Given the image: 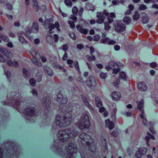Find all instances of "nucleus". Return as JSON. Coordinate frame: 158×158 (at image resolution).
I'll return each instance as SVG.
<instances>
[{"label":"nucleus","instance_id":"0e129e2a","mask_svg":"<svg viewBox=\"0 0 158 158\" xmlns=\"http://www.w3.org/2000/svg\"><path fill=\"white\" fill-rule=\"evenodd\" d=\"M58 36L56 34H55L54 35V37H53V40H54V41L55 43H56L58 41Z\"/></svg>","mask_w":158,"mask_h":158},{"label":"nucleus","instance_id":"4be33fe9","mask_svg":"<svg viewBox=\"0 0 158 158\" xmlns=\"http://www.w3.org/2000/svg\"><path fill=\"white\" fill-rule=\"evenodd\" d=\"M109 66H110L111 67H116L118 66L119 67H121L123 66L122 63L120 62H118L117 63H116L113 61H110L109 62Z\"/></svg>","mask_w":158,"mask_h":158},{"label":"nucleus","instance_id":"c85d7f7f","mask_svg":"<svg viewBox=\"0 0 158 158\" xmlns=\"http://www.w3.org/2000/svg\"><path fill=\"white\" fill-rule=\"evenodd\" d=\"M95 99L96 106L98 107H101L102 106V104L100 98L99 97H96Z\"/></svg>","mask_w":158,"mask_h":158},{"label":"nucleus","instance_id":"a19ab883","mask_svg":"<svg viewBox=\"0 0 158 158\" xmlns=\"http://www.w3.org/2000/svg\"><path fill=\"white\" fill-rule=\"evenodd\" d=\"M120 78H118L117 80L113 82V84L114 86L116 87H118L120 83Z\"/></svg>","mask_w":158,"mask_h":158},{"label":"nucleus","instance_id":"f704fd0d","mask_svg":"<svg viewBox=\"0 0 158 158\" xmlns=\"http://www.w3.org/2000/svg\"><path fill=\"white\" fill-rule=\"evenodd\" d=\"M123 20L124 23L126 24H127L131 22V19L130 17L127 16L124 18Z\"/></svg>","mask_w":158,"mask_h":158},{"label":"nucleus","instance_id":"a878e982","mask_svg":"<svg viewBox=\"0 0 158 158\" xmlns=\"http://www.w3.org/2000/svg\"><path fill=\"white\" fill-rule=\"evenodd\" d=\"M46 40L47 42L49 44H52L54 43L53 37L51 35H46Z\"/></svg>","mask_w":158,"mask_h":158},{"label":"nucleus","instance_id":"bf43d9fd","mask_svg":"<svg viewBox=\"0 0 158 158\" xmlns=\"http://www.w3.org/2000/svg\"><path fill=\"white\" fill-rule=\"evenodd\" d=\"M100 36L98 35H95L94 37V41H98L99 39Z\"/></svg>","mask_w":158,"mask_h":158},{"label":"nucleus","instance_id":"680f3d73","mask_svg":"<svg viewBox=\"0 0 158 158\" xmlns=\"http://www.w3.org/2000/svg\"><path fill=\"white\" fill-rule=\"evenodd\" d=\"M32 94L34 96H37L38 95L37 91L35 89H33L32 90Z\"/></svg>","mask_w":158,"mask_h":158},{"label":"nucleus","instance_id":"6e6552de","mask_svg":"<svg viewBox=\"0 0 158 158\" xmlns=\"http://www.w3.org/2000/svg\"><path fill=\"white\" fill-rule=\"evenodd\" d=\"M86 83L88 87L90 88L95 87L97 85L95 78L93 76H90L88 78Z\"/></svg>","mask_w":158,"mask_h":158},{"label":"nucleus","instance_id":"f257e3e1","mask_svg":"<svg viewBox=\"0 0 158 158\" xmlns=\"http://www.w3.org/2000/svg\"><path fill=\"white\" fill-rule=\"evenodd\" d=\"M78 134V132L76 130H72L70 128L64 130H60L57 134V139H54V148L57 149V153L63 156L64 152H66V155L69 158H73L74 155L77 153V149L76 145L71 143L69 144L68 148H66L63 144L59 143H64L68 140L70 137H74Z\"/></svg>","mask_w":158,"mask_h":158},{"label":"nucleus","instance_id":"09e8293b","mask_svg":"<svg viewBox=\"0 0 158 158\" xmlns=\"http://www.w3.org/2000/svg\"><path fill=\"white\" fill-rule=\"evenodd\" d=\"M78 10V8L76 7L75 6L73 7L72 9L73 14L74 15H76L77 13Z\"/></svg>","mask_w":158,"mask_h":158},{"label":"nucleus","instance_id":"ddd939ff","mask_svg":"<svg viewBox=\"0 0 158 158\" xmlns=\"http://www.w3.org/2000/svg\"><path fill=\"white\" fill-rule=\"evenodd\" d=\"M48 27L49 29V33H51L52 32V31L54 28L55 27L57 28L58 31H60L59 24V23L57 22H56L55 23V24H49V23H48Z\"/></svg>","mask_w":158,"mask_h":158},{"label":"nucleus","instance_id":"49530a36","mask_svg":"<svg viewBox=\"0 0 158 158\" xmlns=\"http://www.w3.org/2000/svg\"><path fill=\"white\" fill-rule=\"evenodd\" d=\"M68 23L70 25V27L73 29L75 27V24L74 22L71 21H69Z\"/></svg>","mask_w":158,"mask_h":158},{"label":"nucleus","instance_id":"f03ea898","mask_svg":"<svg viewBox=\"0 0 158 158\" xmlns=\"http://www.w3.org/2000/svg\"><path fill=\"white\" fill-rule=\"evenodd\" d=\"M57 102L60 104L59 110L61 113H63L65 116H62L60 114H57L55 120L56 125L59 127H64L69 125L72 121V116L69 112L72 111L73 108V104L65 105L67 99L60 93L57 95Z\"/></svg>","mask_w":158,"mask_h":158},{"label":"nucleus","instance_id":"5fc2aeb1","mask_svg":"<svg viewBox=\"0 0 158 158\" xmlns=\"http://www.w3.org/2000/svg\"><path fill=\"white\" fill-rule=\"evenodd\" d=\"M120 69L119 68L114 69L113 70V74H117L120 71Z\"/></svg>","mask_w":158,"mask_h":158},{"label":"nucleus","instance_id":"c03bdc74","mask_svg":"<svg viewBox=\"0 0 158 158\" xmlns=\"http://www.w3.org/2000/svg\"><path fill=\"white\" fill-rule=\"evenodd\" d=\"M79 23L83 26L87 25V23L85 20L82 19H80L79 20Z\"/></svg>","mask_w":158,"mask_h":158},{"label":"nucleus","instance_id":"412c9836","mask_svg":"<svg viewBox=\"0 0 158 158\" xmlns=\"http://www.w3.org/2000/svg\"><path fill=\"white\" fill-rule=\"evenodd\" d=\"M39 30V27L37 22H34L33 24L31 31L35 33H37Z\"/></svg>","mask_w":158,"mask_h":158},{"label":"nucleus","instance_id":"9d476101","mask_svg":"<svg viewBox=\"0 0 158 158\" xmlns=\"http://www.w3.org/2000/svg\"><path fill=\"white\" fill-rule=\"evenodd\" d=\"M125 29L126 26L123 23H118L115 25V29L117 32H120L123 31Z\"/></svg>","mask_w":158,"mask_h":158},{"label":"nucleus","instance_id":"774afa93","mask_svg":"<svg viewBox=\"0 0 158 158\" xmlns=\"http://www.w3.org/2000/svg\"><path fill=\"white\" fill-rule=\"evenodd\" d=\"M114 49L116 51H118L120 49V47L118 45H115L114 47Z\"/></svg>","mask_w":158,"mask_h":158},{"label":"nucleus","instance_id":"338daca9","mask_svg":"<svg viewBox=\"0 0 158 158\" xmlns=\"http://www.w3.org/2000/svg\"><path fill=\"white\" fill-rule=\"evenodd\" d=\"M0 61L2 63H5V60L3 58L2 56L0 54Z\"/></svg>","mask_w":158,"mask_h":158},{"label":"nucleus","instance_id":"7ed1b4c3","mask_svg":"<svg viewBox=\"0 0 158 158\" xmlns=\"http://www.w3.org/2000/svg\"><path fill=\"white\" fill-rule=\"evenodd\" d=\"M20 94L18 93L12 92L10 94L7 95V102H5L4 105H10L12 106L15 108L17 109L20 113H23L26 115L25 118L30 122H33L31 121V118L34 117L35 116V113L34 109L32 107L30 108H26L23 111L21 110V107L23 105L24 103L21 101L23 98L19 97Z\"/></svg>","mask_w":158,"mask_h":158},{"label":"nucleus","instance_id":"9b49d317","mask_svg":"<svg viewBox=\"0 0 158 158\" xmlns=\"http://www.w3.org/2000/svg\"><path fill=\"white\" fill-rule=\"evenodd\" d=\"M111 96L113 100L114 101H117L121 98V95L119 92L114 91L112 93Z\"/></svg>","mask_w":158,"mask_h":158},{"label":"nucleus","instance_id":"473e14b6","mask_svg":"<svg viewBox=\"0 0 158 158\" xmlns=\"http://www.w3.org/2000/svg\"><path fill=\"white\" fill-rule=\"evenodd\" d=\"M23 71L24 77L26 78H28L30 76L29 73L24 68L23 69Z\"/></svg>","mask_w":158,"mask_h":158},{"label":"nucleus","instance_id":"e2e57ef3","mask_svg":"<svg viewBox=\"0 0 158 158\" xmlns=\"http://www.w3.org/2000/svg\"><path fill=\"white\" fill-rule=\"evenodd\" d=\"M123 114L127 117H130L131 115V113L130 112H124Z\"/></svg>","mask_w":158,"mask_h":158},{"label":"nucleus","instance_id":"8fccbe9b","mask_svg":"<svg viewBox=\"0 0 158 158\" xmlns=\"http://www.w3.org/2000/svg\"><path fill=\"white\" fill-rule=\"evenodd\" d=\"M30 84L32 86H34L35 85V81L34 78H31L29 80Z\"/></svg>","mask_w":158,"mask_h":158},{"label":"nucleus","instance_id":"dca6fc26","mask_svg":"<svg viewBox=\"0 0 158 158\" xmlns=\"http://www.w3.org/2000/svg\"><path fill=\"white\" fill-rule=\"evenodd\" d=\"M76 28L77 31L82 34H86L88 31V30L85 29L82 27V26L80 24H78L76 26Z\"/></svg>","mask_w":158,"mask_h":158},{"label":"nucleus","instance_id":"a18cd8bd","mask_svg":"<svg viewBox=\"0 0 158 158\" xmlns=\"http://www.w3.org/2000/svg\"><path fill=\"white\" fill-rule=\"evenodd\" d=\"M101 139L102 140V141L103 140L104 141L103 143V146H104L105 149L107 150V143L105 138L103 136Z\"/></svg>","mask_w":158,"mask_h":158},{"label":"nucleus","instance_id":"393cba45","mask_svg":"<svg viewBox=\"0 0 158 158\" xmlns=\"http://www.w3.org/2000/svg\"><path fill=\"white\" fill-rule=\"evenodd\" d=\"M147 136H146L145 137V139L146 140L147 142V144L148 146H149V145L148 144V142L149 139L150 138H151L152 139H154L155 138L154 136L152 135H151L149 134L148 132H147Z\"/></svg>","mask_w":158,"mask_h":158},{"label":"nucleus","instance_id":"4d7b16f0","mask_svg":"<svg viewBox=\"0 0 158 158\" xmlns=\"http://www.w3.org/2000/svg\"><path fill=\"white\" fill-rule=\"evenodd\" d=\"M116 41L113 40H110L109 39L108 44L109 45H113L116 43Z\"/></svg>","mask_w":158,"mask_h":158},{"label":"nucleus","instance_id":"a211bd4d","mask_svg":"<svg viewBox=\"0 0 158 158\" xmlns=\"http://www.w3.org/2000/svg\"><path fill=\"white\" fill-rule=\"evenodd\" d=\"M43 69L45 73L49 76H53L54 73L52 70L46 65L43 66Z\"/></svg>","mask_w":158,"mask_h":158},{"label":"nucleus","instance_id":"f8f14e48","mask_svg":"<svg viewBox=\"0 0 158 158\" xmlns=\"http://www.w3.org/2000/svg\"><path fill=\"white\" fill-rule=\"evenodd\" d=\"M0 52L8 58H11L13 57V54L6 49L0 48Z\"/></svg>","mask_w":158,"mask_h":158},{"label":"nucleus","instance_id":"5701e85b","mask_svg":"<svg viewBox=\"0 0 158 158\" xmlns=\"http://www.w3.org/2000/svg\"><path fill=\"white\" fill-rule=\"evenodd\" d=\"M142 23H148L149 19L148 15L145 13H143L142 14Z\"/></svg>","mask_w":158,"mask_h":158},{"label":"nucleus","instance_id":"13d9d810","mask_svg":"<svg viewBox=\"0 0 158 158\" xmlns=\"http://www.w3.org/2000/svg\"><path fill=\"white\" fill-rule=\"evenodd\" d=\"M70 18L72 19L74 22H76L77 20V18L73 15H71L70 16Z\"/></svg>","mask_w":158,"mask_h":158},{"label":"nucleus","instance_id":"69168bd1","mask_svg":"<svg viewBox=\"0 0 158 158\" xmlns=\"http://www.w3.org/2000/svg\"><path fill=\"white\" fill-rule=\"evenodd\" d=\"M77 47L80 49H81L83 48L84 46L83 45L81 44H79L77 45Z\"/></svg>","mask_w":158,"mask_h":158},{"label":"nucleus","instance_id":"6ab92c4d","mask_svg":"<svg viewBox=\"0 0 158 158\" xmlns=\"http://www.w3.org/2000/svg\"><path fill=\"white\" fill-rule=\"evenodd\" d=\"M85 9L87 10H91L94 11L95 9L94 6L92 4L87 2L85 7Z\"/></svg>","mask_w":158,"mask_h":158},{"label":"nucleus","instance_id":"b1692460","mask_svg":"<svg viewBox=\"0 0 158 158\" xmlns=\"http://www.w3.org/2000/svg\"><path fill=\"white\" fill-rule=\"evenodd\" d=\"M31 62L34 63L35 64L38 65V66H41V63L39 60L36 59V57L34 56L32 57L31 59Z\"/></svg>","mask_w":158,"mask_h":158},{"label":"nucleus","instance_id":"2f4dec72","mask_svg":"<svg viewBox=\"0 0 158 158\" xmlns=\"http://www.w3.org/2000/svg\"><path fill=\"white\" fill-rule=\"evenodd\" d=\"M120 79H122L124 81L127 80V77L125 73L123 72H121L119 73Z\"/></svg>","mask_w":158,"mask_h":158},{"label":"nucleus","instance_id":"ea45409f","mask_svg":"<svg viewBox=\"0 0 158 158\" xmlns=\"http://www.w3.org/2000/svg\"><path fill=\"white\" fill-rule=\"evenodd\" d=\"M6 6L7 9L9 10H11L13 8L12 5L9 2H7L6 3Z\"/></svg>","mask_w":158,"mask_h":158},{"label":"nucleus","instance_id":"4c0bfd02","mask_svg":"<svg viewBox=\"0 0 158 158\" xmlns=\"http://www.w3.org/2000/svg\"><path fill=\"white\" fill-rule=\"evenodd\" d=\"M19 40L20 42L22 44H26L27 43L26 40L22 36H19Z\"/></svg>","mask_w":158,"mask_h":158},{"label":"nucleus","instance_id":"de8ad7c7","mask_svg":"<svg viewBox=\"0 0 158 158\" xmlns=\"http://www.w3.org/2000/svg\"><path fill=\"white\" fill-rule=\"evenodd\" d=\"M100 76L101 78L105 79L107 77V74L106 73L102 72L100 74Z\"/></svg>","mask_w":158,"mask_h":158},{"label":"nucleus","instance_id":"f3484780","mask_svg":"<svg viewBox=\"0 0 158 158\" xmlns=\"http://www.w3.org/2000/svg\"><path fill=\"white\" fill-rule=\"evenodd\" d=\"M105 123L106 127L110 130L112 129L114 127V125L113 122L110 121L109 119H108L106 120Z\"/></svg>","mask_w":158,"mask_h":158},{"label":"nucleus","instance_id":"37998d69","mask_svg":"<svg viewBox=\"0 0 158 158\" xmlns=\"http://www.w3.org/2000/svg\"><path fill=\"white\" fill-rule=\"evenodd\" d=\"M139 17V15L137 12H135L133 16V19L135 20H137Z\"/></svg>","mask_w":158,"mask_h":158},{"label":"nucleus","instance_id":"e433bc0d","mask_svg":"<svg viewBox=\"0 0 158 158\" xmlns=\"http://www.w3.org/2000/svg\"><path fill=\"white\" fill-rule=\"evenodd\" d=\"M74 65L76 69L78 72L80 73V70L79 64L78 61H75L74 63Z\"/></svg>","mask_w":158,"mask_h":158},{"label":"nucleus","instance_id":"39448f33","mask_svg":"<svg viewBox=\"0 0 158 158\" xmlns=\"http://www.w3.org/2000/svg\"><path fill=\"white\" fill-rule=\"evenodd\" d=\"M89 115V113L88 112L84 113L81 116V120L76 123V125L78 126L79 129H84L89 128L90 123Z\"/></svg>","mask_w":158,"mask_h":158},{"label":"nucleus","instance_id":"20e7f679","mask_svg":"<svg viewBox=\"0 0 158 158\" xmlns=\"http://www.w3.org/2000/svg\"><path fill=\"white\" fill-rule=\"evenodd\" d=\"M80 138L81 139V143L83 145L85 144V148L87 147L89 150L94 153L96 147L93 145V139L91 136L85 133H82L80 135Z\"/></svg>","mask_w":158,"mask_h":158},{"label":"nucleus","instance_id":"423d86ee","mask_svg":"<svg viewBox=\"0 0 158 158\" xmlns=\"http://www.w3.org/2000/svg\"><path fill=\"white\" fill-rule=\"evenodd\" d=\"M144 100L142 99L139 102L138 105V108L141 111L140 118L142 119V123L144 126L148 127L149 125H151V123H148L147 122L146 118L145 117L144 111L142 110V108L143 105Z\"/></svg>","mask_w":158,"mask_h":158},{"label":"nucleus","instance_id":"0eeeda50","mask_svg":"<svg viewBox=\"0 0 158 158\" xmlns=\"http://www.w3.org/2000/svg\"><path fill=\"white\" fill-rule=\"evenodd\" d=\"M104 15L106 16H108L109 15V13L106 10L103 11V13L101 12L97 13V17L98 18L96 21L97 23L101 24L103 22L105 19V17L103 15Z\"/></svg>","mask_w":158,"mask_h":158},{"label":"nucleus","instance_id":"c756f323","mask_svg":"<svg viewBox=\"0 0 158 158\" xmlns=\"http://www.w3.org/2000/svg\"><path fill=\"white\" fill-rule=\"evenodd\" d=\"M52 64V66L53 68H57L62 70L64 72H66L67 71L65 69L64 67L62 66H60L59 65Z\"/></svg>","mask_w":158,"mask_h":158},{"label":"nucleus","instance_id":"4468645a","mask_svg":"<svg viewBox=\"0 0 158 158\" xmlns=\"http://www.w3.org/2000/svg\"><path fill=\"white\" fill-rule=\"evenodd\" d=\"M137 86L138 89L140 91H145L147 89L146 84L143 82H140L138 83Z\"/></svg>","mask_w":158,"mask_h":158},{"label":"nucleus","instance_id":"2eb2a0df","mask_svg":"<svg viewBox=\"0 0 158 158\" xmlns=\"http://www.w3.org/2000/svg\"><path fill=\"white\" fill-rule=\"evenodd\" d=\"M81 97L85 106L88 107L91 111L93 112L94 110L92 106L89 104V102L85 97L83 95H81Z\"/></svg>","mask_w":158,"mask_h":158},{"label":"nucleus","instance_id":"bb28decb","mask_svg":"<svg viewBox=\"0 0 158 158\" xmlns=\"http://www.w3.org/2000/svg\"><path fill=\"white\" fill-rule=\"evenodd\" d=\"M109 16V17L108 18V21L109 23H111L113 22V19L115 17V16L113 12H111L110 14H109L108 16Z\"/></svg>","mask_w":158,"mask_h":158},{"label":"nucleus","instance_id":"aec40b11","mask_svg":"<svg viewBox=\"0 0 158 158\" xmlns=\"http://www.w3.org/2000/svg\"><path fill=\"white\" fill-rule=\"evenodd\" d=\"M50 98L49 96H47L44 99L43 101L44 105L45 106L46 109L48 110V107L50 103Z\"/></svg>","mask_w":158,"mask_h":158},{"label":"nucleus","instance_id":"79ce46f5","mask_svg":"<svg viewBox=\"0 0 158 158\" xmlns=\"http://www.w3.org/2000/svg\"><path fill=\"white\" fill-rule=\"evenodd\" d=\"M91 57L88 55L86 56V57L87 59V60L90 61H92L93 60H95L96 58L95 56L93 55H91Z\"/></svg>","mask_w":158,"mask_h":158},{"label":"nucleus","instance_id":"052dcab7","mask_svg":"<svg viewBox=\"0 0 158 158\" xmlns=\"http://www.w3.org/2000/svg\"><path fill=\"white\" fill-rule=\"evenodd\" d=\"M4 73L5 75H6L7 78L8 79H9L10 78V73L9 71H7V72H6V71H4Z\"/></svg>","mask_w":158,"mask_h":158},{"label":"nucleus","instance_id":"c9c22d12","mask_svg":"<svg viewBox=\"0 0 158 158\" xmlns=\"http://www.w3.org/2000/svg\"><path fill=\"white\" fill-rule=\"evenodd\" d=\"M109 38L108 37H106L105 38H102L100 40L101 43L104 44H108Z\"/></svg>","mask_w":158,"mask_h":158},{"label":"nucleus","instance_id":"cd10ccee","mask_svg":"<svg viewBox=\"0 0 158 158\" xmlns=\"http://www.w3.org/2000/svg\"><path fill=\"white\" fill-rule=\"evenodd\" d=\"M6 63L7 64L10 66H14L15 67H17L19 65V64L17 61H14V62H13L11 60L7 61Z\"/></svg>","mask_w":158,"mask_h":158},{"label":"nucleus","instance_id":"1a4fd4ad","mask_svg":"<svg viewBox=\"0 0 158 158\" xmlns=\"http://www.w3.org/2000/svg\"><path fill=\"white\" fill-rule=\"evenodd\" d=\"M147 151V148L144 147L138 149L135 154V157L137 158H140L143 155L146 153Z\"/></svg>","mask_w":158,"mask_h":158},{"label":"nucleus","instance_id":"864d4df0","mask_svg":"<svg viewBox=\"0 0 158 158\" xmlns=\"http://www.w3.org/2000/svg\"><path fill=\"white\" fill-rule=\"evenodd\" d=\"M147 9V7L144 4H141L139 7V9L140 10H145Z\"/></svg>","mask_w":158,"mask_h":158},{"label":"nucleus","instance_id":"3c124183","mask_svg":"<svg viewBox=\"0 0 158 158\" xmlns=\"http://www.w3.org/2000/svg\"><path fill=\"white\" fill-rule=\"evenodd\" d=\"M104 29L105 30L108 31L110 28V26L107 23H104Z\"/></svg>","mask_w":158,"mask_h":158},{"label":"nucleus","instance_id":"72a5a7b5","mask_svg":"<svg viewBox=\"0 0 158 158\" xmlns=\"http://www.w3.org/2000/svg\"><path fill=\"white\" fill-rule=\"evenodd\" d=\"M0 38L2 40L6 42H7L9 41V39L7 36L2 34H0Z\"/></svg>","mask_w":158,"mask_h":158},{"label":"nucleus","instance_id":"603ef678","mask_svg":"<svg viewBox=\"0 0 158 158\" xmlns=\"http://www.w3.org/2000/svg\"><path fill=\"white\" fill-rule=\"evenodd\" d=\"M69 36L74 40H75L76 39L75 34L73 32L70 33L69 34Z\"/></svg>","mask_w":158,"mask_h":158},{"label":"nucleus","instance_id":"7c9ffc66","mask_svg":"<svg viewBox=\"0 0 158 158\" xmlns=\"http://www.w3.org/2000/svg\"><path fill=\"white\" fill-rule=\"evenodd\" d=\"M33 5L34 7V9L36 11H38L39 10L38 3L37 0H32Z\"/></svg>","mask_w":158,"mask_h":158},{"label":"nucleus","instance_id":"6e6d98bb","mask_svg":"<svg viewBox=\"0 0 158 158\" xmlns=\"http://www.w3.org/2000/svg\"><path fill=\"white\" fill-rule=\"evenodd\" d=\"M62 49L65 52H66V51L68 48V47L67 44H64L62 45Z\"/></svg>","mask_w":158,"mask_h":158},{"label":"nucleus","instance_id":"58836bf2","mask_svg":"<svg viewBox=\"0 0 158 158\" xmlns=\"http://www.w3.org/2000/svg\"><path fill=\"white\" fill-rule=\"evenodd\" d=\"M64 2L68 6L71 7L72 6V3L70 0H65Z\"/></svg>","mask_w":158,"mask_h":158}]
</instances>
